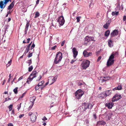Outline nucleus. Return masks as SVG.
Segmentation results:
<instances>
[{
  "label": "nucleus",
  "instance_id": "f257e3e1",
  "mask_svg": "<svg viewBox=\"0 0 126 126\" xmlns=\"http://www.w3.org/2000/svg\"><path fill=\"white\" fill-rule=\"evenodd\" d=\"M63 58V55L62 52L60 51L58 52L56 55L54 59V63L55 64L59 63L61 61Z\"/></svg>",
  "mask_w": 126,
  "mask_h": 126
},
{
  "label": "nucleus",
  "instance_id": "f03ea898",
  "mask_svg": "<svg viewBox=\"0 0 126 126\" xmlns=\"http://www.w3.org/2000/svg\"><path fill=\"white\" fill-rule=\"evenodd\" d=\"M93 105V104L92 105L90 103H82L81 104L82 108V110L83 112L85 111L87 109H91L92 108Z\"/></svg>",
  "mask_w": 126,
  "mask_h": 126
},
{
  "label": "nucleus",
  "instance_id": "7ed1b4c3",
  "mask_svg": "<svg viewBox=\"0 0 126 126\" xmlns=\"http://www.w3.org/2000/svg\"><path fill=\"white\" fill-rule=\"evenodd\" d=\"M118 54L117 52H116L115 53L112 54L111 55L107 63V65L108 66H110L113 64L114 62L113 59L114 58V56Z\"/></svg>",
  "mask_w": 126,
  "mask_h": 126
},
{
  "label": "nucleus",
  "instance_id": "20e7f679",
  "mask_svg": "<svg viewBox=\"0 0 126 126\" xmlns=\"http://www.w3.org/2000/svg\"><path fill=\"white\" fill-rule=\"evenodd\" d=\"M11 2V0H4L0 1V8L1 9H4L6 6L7 3L9 2Z\"/></svg>",
  "mask_w": 126,
  "mask_h": 126
},
{
  "label": "nucleus",
  "instance_id": "39448f33",
  "mask_svg": "<svg viewBox=\"0 0 126 126\" xmlns=\"http://www.w3.org/2000/svg\"><path fill=\"white\" fill-rule=\"evenodd\" d=\"M90 63V61L87 60L83 62L81 64L83 69H85L89 67Z\"/></svg>",
  "mask_w": 126,
  "mask_h": 126
},
{
  "label": "nucleus",
  "instance_id": "423d86ee",
  "mask_svg": "<svg viewBox=\"0 0 126 126\" xmlns=\"http://www.w3.org/2000/svg\"><path fill=\"white\" fill-rule=\"evenodd\" d=\"M83 94V91L81 90H79L76 92L75 95L76 98L78 99H79Z\"/></svg>",
  "mask_w": 126,
  "mask_h": 126
},
{
  "label": "nucleus",
  "instance_id": "0eeeda50",
  "mask_svg": "<svg viewBox=\"0 0 126 126\" xmlns=\"http://www.w3.org/2000/svg\"><path fill=\"white\" fill-rule=\"evenodd\" d=\"M85 42L84 43V44H88L89 42L94 40V38L93 37L86 36L85 38Z\"/></svg>",
  "mask_w": 126,
  "mask_h": 126
},
{
  "label": "nucleus",
  "instance_id": "6e6552de",
  "mask_svg": "<svg viewBox=\"0 0 126 126\" xmlns=\"http://www.w3.org/2000/svg\"><path fill=\"white\" fill-rule=\"evenodd\" d=\"M59 24L61 26L63 25L65 22V20L64 17L63 16H60L57 20Z\"/></svg>",
  "mask_w": 126,
  "mask_h": 126
},
{
  "label": "nucleus",
  "instance_id": "1a4fd4ad",
  "mask_svg": "<svg viewBox=\"0 0 126 126\" xmlns=\"http://www.w3.org/2000/svg\"><path fill=\"white\" fill-rule=\"evenodd\" d=\"M122 97L120 95L118 94H116L112 98V102L116 101L119 100Z\"/></svg>",
  "mask_w": 126,
  "mask_h": 126
},
{
  "label": "nucleus",
  "instance_id": "9d476101",
  "mask_svg": "<svg viewBox=\"0 0 126 126\" xmlns=\"http://www.w3.org/2000/svg\"><path fill=\"white\" fill-rule=\"evenodd\" d=\"M99 81V83L100 84L101 83L103 82L108 80L107 77H101L98 78Z\"/></svg>",
  "mask_w": 126,
  "mask_h": 126
},
{
  "label": "nucleus",
  "instance_id": "9b49d317",
  "mask_svg": "<svg viewBox=\"0 0 126 126\" xmlns=\"http://www.w3.org/2000/svg\"><path fill=\"white\" fill-rule=\"evenodd\" d=\"M114 104L112 102H110L106 103L105 104V106L109 109H111L113 106Z\"/></svg>",
  "mask_w": 126,
  "mask_h": 126
},
{
  "label": "nucleus",
  "instance_id": "f8f14e48",
  "mask_svg": "<svg viewBox=\"0 0 126 126\" xmlns=\"http://www.w3.org/2000/svg\"><path fill=\"white\" fill-rule=\"evenodd\" d=\"M83 54L85 57H88L91 56L92 55V53L90 52H88L86 50H85L83 52Z\"/></svg>",
  "mask_w": 126,
  "mask_h": 126
},
{
  "label": "nucleus",
  "instance_id": "ddd939ff",
  "mask_svg": "<svg viewBox=\"0 0 126 126\" xmlns=\"http://www.w3.org/2000/svg\"><path fill=\"white\" fill-rule=\"evenodd\" d=\"M72 51L73 54V57L74 59H75L78 54V52L75 48L74 47L72 49Z\"/></svg>",
  "mask_w": 126,
  "mask_h": 126
},
{
  "label": "nucleus",
  "instance_id": "4468645a",
  "mask_svg": "<svg viewBox=\"0 0 126 126\" xmlns=\"http://www.w3.org/2000/svg\"><path fill=\"white\" fill-rule=\"evenodd\" d=\"M118 34V31L117 30H115L112 32L110 34L111 37H114L117 35Z\"/></svg>",
  "mask_w": 126,
  "mask_h": 126
},
{
  "label": "nucleus",
  "instance_id": "2eb2a0df",
  "mask_svg": "<svg viewBox=\"0 0 126 126\" xmlns=\"http://www.w3.org/2000/svg\"><path fill=\"white\" fill-rule=\"evenodd\" d=\"M112 91L111 90H106L105 93V95L104 96H102L103 97H105L107 96H109L112 93Z\"/></svg>",
  "mask_w": 126,
  "mask_h": 126
},
{
  "label": "nucleus",
  "instance_id": "dca6fc26",
  "mask_svg": "<svg viewBox=\"0 0 126 126\" xmlns=\"http://www.w3.org/2000/svg\"><path fill=\"white\" fill-rule=\"evenodd\" d=\"M111 22V20H108L106 24H105L103 26L104 28L106 29H107L109 26L110 25V23Z\"/></svg>",
  "mask_w": 126,
  "mask_h": 126
},
{
  "label": "nucleus",
  "instance_id": "f3484780",
  "mask_svg": "<svg viewBox=\"0 0 126 126\" xmlns=\"http://www.w3.org/2000/svg\"><path fill=\"white\" fill-rule=\"evenodd\" d=\"M14 1H13L8 6L7 8L8 9L11 10L12 9L14 5Z\"/></svg>",
  "mask_w": 126,
  "mask_h": 126
},
{
  "label": "nucleus",
  "instance_id": "a211bd4d",
  "mask_svg": "<svg viewBox=\"0 0 126 126\" xmlns=\"http://www.w3.org/2000/svg\"><path fill=\"white\" fill-rule=\"evenodd\" d=\"M109 46L110 47H112L113 46V41H112L111 39L108 40Z\"/></svg>",
  "mask_w": 126,
  "mask_h": 126
},
{
  "label": "nucleus",
  "instance_id": "6ab92c4d",
  "mask_svg": "<svg viewBox=\"0 0 126 126\" xmlns=\"http://www.w3.org/2000/svg\"><path fill=\"white\" fill-rule=\"evenodd\" d=\"M122 88V87L121 85H119L115 88L113 89V90L115 91L116 90H121Z\"/></svg>",
  "mask_w": 126,
  "mask_h": 126
},
{
  "label": "nucleus",
  "instance_id": "aec40b11",
  "mask_svg": "<svg viewBox=\"0 0 126 126\" xmlns=\"http://www.w3.org/2000/svg\"><path fill=\"white\" fill-rule=\"evenodd\" d=\"M32 76V74H31L29 78L27 79L26 82L29 84L32 81V78H31Z\"/></svg>",
  "mask_w": 126,
  "mask_h": 126
},
{
  "label": "nucleus",
  "instance_id": "412c9836",
  "mask_svg": "<svg viewBox=\"0 0 126 126\" xmlns=\"http://www.w3.org/2000/svg\"><path fill=\"white\" fill-rule=\"evenodd\" d=\"M32 117V122H34L36 121L37 117L35 115L33 114Z\"/></svg>",
  "mask_w": 126,
  "mask_h": 126
},
{
  "label": "nucleus",
  "instance_id": "4be33fe9",
  "mask_svg": "<svg viewBox=\"0 0 126 126\" xmlns=\"http://www.w3.org/2000/svg\"><path fill=\"white\" fill-rule=\"evenodd\" d=\"M32 44V42H31L28 46L26 48V50L27 51V52H28L30 49H32V46H30Z\"/></svg>",
  "mask_w": 126,
  "mask_h": 126
},
{
  "label": "nucleus",
  "instance_id": "5701e85b",
  "mask_svg": "<svg viewBox=\"0 0 126 126\" xmlns=\"http://www.w3.org/2000/svg\"><path fill=\"white\" fill-rule=\"evenodd\" d=\"M97 124L99 125H104L106 124V123L103 121H99L97 122Z\"/></svg>",
  "mask_w": 126,
  "mask_h": 126
},
{
  "label": "nucleus",
  "instance_id": "b1692460",
  "mask_svg": "<svg viewBox=\"0 0 126 126\" xmlns=\"http://www.w3.org/2000/svg\"><path fill=\"white\" fill-rule=\"evenodd\" d=\"M37 74V72L36 71H33L32 72V75L33 76V77H32V80L34 78L36 77Z\"/></svg>",
  "mask_w": 126,
  "mask_h": 126
},
{
  "label": "nucleus",
  "instance_id": "393cba45",
  "mask_svg": "<svg viewBox=\"0 0 126 126\" xmlns=\"http://www.w3.org/2000/svg\"><path fill=\"white\" fill-rule=\"evenodd\" d=\"M110 33V31L109 30H107L105 32V35L106 36H108Z\"/></svg>",
  "mask_w": 126,
  "mask_h": 126
},
{
  "label": "nucleus",
  "instance_id": "a878e982",
  "mask_svg": "<svg viewBox=\"0 0 126 126\" xmlns=\"http://www.w3.org/2000/svg\"><path fill=\"white\" fill-rule=\"evenodd\" d=\"M112 14L113 16H115V15L117 16L119 14V12L116 11L113 12H112Z\"/></svg>",
  "mask_w": 126,
  "mask_h": 126
},
{
  "label": "nucleus",
  "instance_id": "bb28decb",
  "mask_svg": "<svg viewBox=\"0 0 126 126\" xmlns=\"http://www.w3.org/2000/svg\"><path fill=\"white\" fill-rule=\"evenodd\" d=\"M18 88L16 87L14 89L13 91L15 94H17L18 93Z\"/></svg>",
  "mask_w": 126,
  "mask_h": 126
},
{
  "label": "nucleus",
  "instance_id": "cd10ccee",
  "mask_svg": "<svg viewBox=\"0 0 126 126\" xmlns=\"http://www.w3.org/2000/svg\"><path fill=\"white\" fill-rule=\"evenodd\" d=\"M40 16V14L39 12H35V18H36L39 17Z\"/></svg>",
  "mask_w": 126,
  "mask_h": 126
},
{
  "label": "nucleus",
  "instance_id": "c85d7f7f",
  "mask_svg": "<svg viewBox=\"0 0 126 126\" xmlns=\"http://www.w3.org/2000/svg\"><path fill=\"white\" fill-rule=\"evenodd\" d=\"M57 78V76H55L53 77V79H52V82L51 84H53L56 80Z\"/></svg>",
  "mask_w": 126,
  "mask_h": 126
},
{
  "label": "nucleus",
  "instance_id": "c756f323",
  "mask_svg": "<svg viewBox=\"0 0 126 126\" xmlns=\"http://www.w3.org/2000/svg\"><path fill=\"white\" fill-rule=\"evenodd\" d=\"M78 85L79 86L81 85L82 84V81H81L78 80Z\"/></svg>",
  "mask_w": 126,
  "mask_h": 126
},
{
  "label": "nucleus",
  "instance_id": "7c9ffc66",
  "mask_svg": "<svg viewBox=\"0 0 126 126\" xmlns=\"http://www.w3.org/2000/svg\"><path fill=\"white\" fill-rule=\"evenodd\" d=\"M44 81H41L40 82H39L38 84V85L39 86H41L44 83Z\"/></svg>",
  "mask_w": 126,
  "mask_h": 126
},
{
  "label": "nucleus",
  "instance_id": "2f4dec72",
  "mask_svg": "<svg viewBox=\"0 0 126 126\" xmlns=\"http://www.w3.org/2000/svg\"><path fill=\"white\" fill-rule=\"evenodd\" d=\"M12 60L11 59L8 62V63L7 65V67L8 66H9L10 65H11V64L12 63Z\"/></svg>",
  "mask_w": 126,
  "mask_h": 126
},
{
  "label": "nucleus",
  "instance_id": "473e14b6",
  "mask_svg": "<svg viewBox=\"0 0 126 126\" xmlns=\"http://www.w3.org/2000/svg\"><path fill=\"white\" fill-rule=\"evenodd\" d=\"M13 107V105L11 104L8 107V108L9 109V110L11 111L12 110Z\"/></svg>",
  "mask_w": 126,
  "mask_h": 126
},
{
  "label": "nucleus",
  "instance_id": "72a5a7b5",
  "mask_svg": "<svg viewBox=\"0 0 126 126\" xmlns=\"http://www.w3.org/2000/svg\"><path fill=\"white\" fill-rule=\"evenodd\" d=\"M32 98L33 99V102H32V107L34 104V102L36 99V97L35 96H33L32 97Z\"/></svg>",
  "mask_w": 126,
  "mask_h": 126
},
{
  "label": "nucleus",
  "instance_id": "f704fd0d",
  "mask_svg": "<svg viewBox=\"0 0 126 126\" xmlns=\"http://www.w3.org/2000/svg\"><path fill=\"white\" fill-rule=\"evenodd\" d=\"M81 18V16H78L76 17V19H77V22H79L80 21V18Z\"/></svg>",
  "mask_w": 126,
  "mask_h": 126
},
{
  "label": "nucleus",
  "instance_id": "c9c22d12",
  "mask_svg": "<svg viewBox=\"0 0 126 126\" xmlns=\"http://www.w3.org/2000/svg\"><path fill=\"white\" fill-rule=\"evenodd\" d=\"M25 94H26V93H23L22 94V95H21V96H20V97L18 99V100H20V99H21L24 96V95Z\"/></svg>",
  "mask_w": 126,
  "mask_h": 126
},
{
  "label": "nucleus",
  "instance_id": "e433bc0d",
  "mask_svg": "<svg viewBox=\"0 0 126 126\" xmlns=\"http://www.w3.org/2000/svg\"><path fill=\"white\" fill-rule=\"evenodd\" d=\"M27 62L29 64V65L30 66V65L32 63L31 59H30V60H28L27 61Z\"/></svg>",
  "mask_w": 126,
  "mask_h": 126
},
{
  "label": "nucleus",
  "instance_id": "4c0bfd02",
  "mask_svg": "<svg viewBox=\"0 0 126 126\" xmlns=\"http://www.w3.org/2000/svg\"><path fill=\"white\" fill-rule=\"evenodd\" d=\"M39 86L38 85H36L35 87V90H38L39 88Z\"/></svg>",
  "mask_w": 126,
  "mask_h": 126
},
{
  "label": "nucleus",
  "instance_id": "58836bf2",
  "mask_svg": "<svg viewBox=\"0 0 126 126\" xmlns=\"http://www.w3.org/2000/svg\"><path fill=\"white\" fill-rule=\"evenodd\" d=\"M24 116V114H20L19 116V118H21L23 117Z\"/></svg>",
  "mask_w": 126,
  "mask_h": 126
},
{
  "label": "nucleus",
  "instance_id": "ea45409f",
  "mask_svg": "<svg viewBox=\"0 0 126 126\" xmlns=\"http://www.w3.org/2000/svg\"><path fill=\"white\" fill-rule=\"evenodd\" d=\"M57 47V46H54L53 47H52L51 48V50H54L55 48Z\"/></svg>",
  "mask_w": 126,
  "mask_h": 126
},
{
  "label": "nucleus",
  "instance_id": "a19ab883",
  "mask_svg": "<svg viewBox=\"0 0 126 126\" xmlns=\"http://www.w3.org/2000/svg\"><path fill=\"white\" fill-rule=\"evenodd\" d=\"M39 0H37V1H36V4L35 6H37L38 5V4L39 3Z\"/></svg>",
  "mask_w": 126,
  "mask_h": 126
},
{
  "label": "nucleus",
  "instance_id": "79ce46f5",
  "mask_svg": "<svg viewBox=\"0 0 126 126\" xmlns=\"http://www.w3.org/2000/svg\"><path fill=\"white\" fill-rule=\"evenodd\" d=\"M123 20L124 21H125L126 20V16H124Z\"/></svg>",
  "mask_w": 126,
  "mask_h": 126
},
{
  "label": "nucleus",
  "instance_id": "37998d69",
  "mask_svg": "<svg viewBox=\"0 0 126 126\" xmlns=\"http://www.w3.org/2000/svg\"><path fill=\"white\" fill-rule=\"evenodd\" d=\"M28 29V28H26L25 29V34H26L27 33V31Z\"/></svg>",
  "mask_w": 126,
  "mask_h": 126
},
{
  "label": "nucleus",
  "instance_id": "c03bdc74",
  "mask_svg": "<svg viewBox=\"0 0 126 126\" xmlns=\"http://www.w3.org/2000/svg\"><path fill=\"white\" fill-rule=\"evenodd\" d=\"M28 71L29 72H31L32 71V66H30L29 68Z\"/></svg>",
  "mask_w": 126,
  "mask_h": 126
},
{
  "label": "nucleus",
  "instance_id": "a18cd8bd",
  "mask_svg": "<svg viewBox=\"0 0 126 126\" xmlns=\"http://www.w3.org/2000/svg\"><path fill=\"white\" fill-rule=\"evenodd\" d=\"M101 57L100 56H99L97 59V61L98 62L101 59Z\"/></svg>",
  "mask_w": 126,
  "mask_h": 126
},
{
  "label": "nucleus",
  "instance_id": "49530a36",
  "mask_svg": "<svg viewBox=\"0 0 126 126\" xmlns=\"http://www.w3.org/2000/svg\"><path fill=\"white\" fill-rule=\"evenodd\" d=\"M8 126H13L12 123H9L8 124Z\"/></svg>",
  "mask_w": 126,
  "mask_h": 126
},
{
  "label": "nucleus",
  "instance_id": "de8ad7c7",
  "mask_svg": "<svg viewBox=\"0 0 126 126\" xmlns=\"http://www.w3.org/2000/svg\"><path fill=\"white\" fill-rule=\"evenodd\" d=\"M23 77L22 76L20 77L18 79V81L21 80L23 79Z\"/></svg>",
  "mask_w": 126,
  "mask_h": 126
},
{
  "label": "nucleus",
  "instance_id": "09e8293b",
  "mask_svg": "<svg viewBox=\"0 0 126 126\" xmlns=\"http://www.w3.org/2000/svg\"><path fill=\"white\" fill-rule=\"evenodd\" d=\"M29 54L28 55V57H30L32 56V53H30V52L29 53Z\"/></svg>",
  "mask_w": 126,
  "mask_h": 126
},
{
  "label": "nucleus",
  "instance_id": "8fccbe9b",
  "mask_svg": "<svg viewBox=\"0 0 126 126\" xmlns=\"http://www.w3.org/2000/svg\"><path fill=\"white\" fill-rule=\"evenodd\" d=\"M65 40H63V41L62 42V44H61V46H63V45L64 43H65Z\"/></svg>",
  "mask_w": 126,
  "mask_h": 126
},
{
  "label": "nucleus",
  "instance_id": "3c124183",
  "mask_svg": "<svg viewBox=\"0 0 126 126\" xmlns=\"http://www.w3.org/2000/svg\"><path fill=\"white\" fill-rule=\"evenodd\" d=\"M42 119L43 120L45 121L47 120V119L45 116H44V117Z\"/></svg>",
  "mask_w": 126,
  "mask_h": 126
},
{
  "label": "nucleus",
  "instance_id": "603ef678",
  "mask_svg": "<svg viewBox=\"0 0 126 126\" xmlns=\"http://www.w3.org/2000/svg\"><path fill=\"white\" fill-rule=\"evenodd\" d=\"M93 116L95 119L97 117L96 116V115L95 114V113H93Z\"/></svg>",
  "mask_w": 126,
  "mask_h": 126
},
{
  "label": "nucleus",
  "instance_id": "864d4df0",
  "mask_svg": "<svg viewBox=\"0 0 126 126\" xmlns=\"http://www.w3.org/2000/svg\"><path fill=\"white\" fill-rule=\"evenodd\" d=\"M21 103H20L19 105V106L18 107L17 109L18 110H19V109H20L21 107Z\"/></svg>",
  "mask_w": 126,
  "mask_h": 126
},
{
  "label": "nucleus",
  "instance_id": "5fc2aeb1",
  "mask_svg": "<svg viewBox=\"0 0 126 126\" xmlns=\"http://www.w3.org/2000/svg\"><path fill=\"white\" fill-rule=\"evenodd\" d=\"M29 26V23H27L26 24V28H28Z\"/></svg>",
  "mask_w": 126,
  "mask_h": 126
},
{
  "label": "nucleus",
  "instance_id": "6e6d98bb",
  "mask_svg": "<svg viewBox=\"0 0 126 126\" xmlns=\"http://www.w3.org/2000/svg\"><path fill=\"white\" fill-rule=\"evenodd\" d=\"M35 46V44L34 43H33L32 44V49L33 48H34V47Z\"/></svg>",
  "mask_w": 126,
  "mask_h": 126
},
{
  "label": "nucleus",
  "instance_id": "4d7b16f0",
  "mask_svg": "<svg viewBox=\"0 0 126 126\" xmlns=\"http://www.w3.org/2000/svg\"><path fill=\"white\" fill-rule=\"evenodd\" d=\"M30 38H28L27 39V43H29V41L30 40Z\"/></svg>",
  "mask_w": 126,
  "mask_h": 126
},
{
  "label": "nucleus",
  "instance_id": "13d9d810",
  "mask_svg": "<svg viewBox=\"0 0 126 126\" xmlns=\"http://www.w3.org/2000/svg\"><path fill=\"white\" fill-rule=\"evenodd\" d=\"M75 61V60H72L71 61L70 63L71 64H73V63Z\"/></svg>",
  "mask_w": 126,
  "mask_h": 126
},
{
  "label": "nucleus",
  "instance_id": "bf43d9fd",
  "mask_svg": "<svg viewBox=\"0 0 126 126\" xmlns=\"http://www.w3.org/2000/svg\"><path fill=\"white\" fill-rule=\"evenodd\" d=\"M101 97H103L102 96H104L105 95V93H102L101 94Z\"/></svg>",
  "mask_w": 126,
  "mask_h": 126
},
{
  "label": "nucleus",
  "instance_id": "052dcab7",
  "mask_svg": "<svg viewBox=\"0 0 126 126\" xmlns=\"http://www.w3.org/2000/svg\"><path fill=\"white\" fill-rule=\"evenodd\" d=\"M31 108H32V106L30 105L28 109V110H30L31 109Z\"/></svg>",
  "mask_w": 126,
  "mask_h": 126
},
{
  "label": "nucleus",
  "instance_id": "680f3d73",
  "mask_svg": "<svg viewBox=\"0 0 126 126\" xmlns=\"http://www.w3.org/2000/svg\"><path fill=\"white\" fill-rule=\"evenodd\" d=\"M117 7L118 8H119L120 7V4L119 3H118L117 4Z\"/></svg>",
  "mask_w": 126,
  "mask_h": 126
},
{
  "label": "nucleus",
  "instance_id": "e2e57ef3",
  "mask_svg": "<svg viewBox=\"0 0 126 126\" xmlns=\"http://www.w3.org/2000/svg\"><path fill=\"white\" fill-rule=\"evenodd\" d=\"M11 114H15L14 111V110H12L11 113Z\"/></svg>",
  "mask_w": 126,
  "mask_h": 126
},
{
  "label": "nucleus",
  "instance_id": "0e129e2a",
  "mask_svg": "<svg viewBox=\"0 0 126 126\" xmlns=\"http://www.w3.org/2000/svg\"><path fill=\"white\" fill-rule=\"evenodd\" d=\"M6 82V80H4L3 81V82L2 84V85H3Z\"/></svg>",
  "mask_w": 126,
  "mask_h": 126
},
{
  "label": "nucleus",
  "instance_id": "69168bd1",
  "mask_svg": "<svg viewBox=\"0 0 126 126\" xmlns=\"http://www.w3.org/2000/svg\"><path fill=\"white\" fill-rule=\"evenodd\" d=\"M48 82H47L45 84L44 86L45 87L47 85H48Z\"/></svg>",
  "mask_w": 126,
  "mask_h": 126
},
{
  "label": "nucleus",
  "instance_id": "338daca9",
  "mask_svg": "<svg viewBox=\"0 0 126 126\" xmlns=\"http://www.w3.org/2000/svg\"><path fill=\"white\" fill-rule=\"evenodd\" d=\"M45 87V86H44L42 87H41V90H42Z\"/></svg>",
  "mask_w": 126,
  "mask_h": 126
},
{
  "label": "nucleus",
  "instance_id": "774afa93",
  "mask_svg": "<svg viewBox=\"0 0 126 126\" xmlns=\"http://www.w3.org/2000/svg\"><path fill=\"white\" fill-rule=\"evenodd\" d=\"M32 115V112H30L28 114V115L29 116Z\"/></svg>",
  "mask_w": 126,
  "mask_h": 126
}]
</instances>
